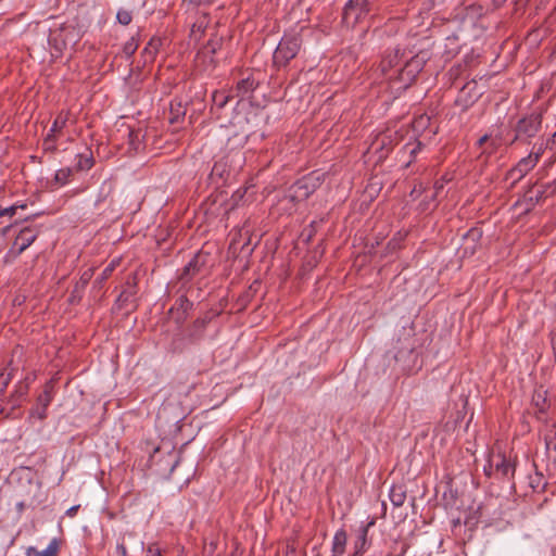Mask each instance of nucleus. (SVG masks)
<instances>
[{
    "label": "nucleus",
    "mask_w": 556,
    "mask_h": 556,
    "mask_svg": "<svg viewBox=\"0 0 556 556\" xmlns=\"http://www.w3.org/2000/svg\"><path fill=\"white\" fill-rule=\"evenodd\" d=\"M320 174L312 173L311 175L299 179L290 187L288 194L283 198L281 204L285 202H291L294 204L306 200L320 186Z\"/></svg>",
    "instance_id": "f257e3e1"
},
{
    "label": "nucleus",
    "mask_w": 556,
    "mask_h": 556,
    "mask_svg": "<svg viewBox=\"0 0 556 556\" xmlns=\"http://www.w3.org/2000/svg\"><path fill=\"white\" fill-rule=\"evenodd\" d=\"M301 49V39L298 35H285L274 52V64L286 66L290 60L295 58Z\"/></svg>",
    "instance_id": "f03ea898"
},
{
    "label": "nucleus",
    "mask_w": 556,
    "mask_h": 556,
    "mask_svg": "<svg viewBox=\"0 0 556 556\" xmlns=\"http://www.w3.org/2000/svg\"><path fill=\"white\" fill-rule=\"evenodd\" d=\"M427 61V53L420 52L412 56L405 62L403 67L399 71V86L395 90L406 89L410 83L415 79L417 74L422 70Z\"/></svg>",
    "instance_id": "7ed1b4c3"
},
{
    "label": "nucleus",
    "mask_w": 556,
    "mask_h": 556,
    "mask_svg": "<svg viewBox=\"0 0 556 556\" xmlns=\"http://www.w3.org/2000/svg\"><path fill=\"white\" fill-rule=\"evenodd\" d=\"M402 58V51L395 48L387 51L380 63L381 73L393 84L394 88L399 86V71L403 67L401 64Z\"/></svg>",
    "instance_id": "20e7f679"
},
{
    "label": "nucleus",
    "mask_w": 556,
    "mask_h": 556,
    "mask_svg": "<svg viewBox=\"0 0 556 556\" xmlns=\"http://www.w3.org/2000/svg\"><path fill=\"white\" fill-rule=\"evenodd\" d=\"M484 472L488 476L508 477L514 472V466L503 454H492L484 466Z\"/></svg>",
    "instance_id": "39448f33"
},
{
    "label": "nucleus",
    "mask_w": 556,
    "mask_h": 556,
    "mask_svg": "<svg viewBox=\"0 0 556 556\" xmlns=\"http://www.w3.org/2000/svg\"><path fill=\"white\" fill-rule=\"evenodd\" d=\"M541 126V118L539 115L532 114L528 117L520 119L516 127V136L514 140L521 139L523 137H533Z\"/></svg>",
    "instance_id": "423d86ee"
},
{
    "label": "nucleus",
    "mask_w": 556,
    "mask_h": 556,
    "mask_svg": "<svg viewBox=\"0 0 556 556\" xmlns=\"http://www.w3.org/2000/svg\"><path fill=\"white\" fill-rule=\"evenodd\" d=\"M53 399V383L50 381L46 383L43 392L38 396L36 406L31 410V417L40 420L47 417V408Z\"/></svg>",
    "instance_id": "0eeeda50"
},
{
    "label": "nucleus",
    "mask_w": 556,
    "mask_h": 556,
    "mask_svg": "<svg viewBox=\"0 0 556 556\" xmlns=\"http://www.w3.org/2000/svg\"><path fill=\"white\" fill-rule=\"evenodd\" d=\"M539 159L540 153H530L518 162V164L509 172V176L515 180L521 179L538 164Z\"/></svg>",
    "instance_id": "6e6552de"
},
{
    "label": "nucleus",
    "mask_w": 556,
    "mask_h": 556,
    "mask_svg": "<svg viewBox=\"0 0 556 556\" xmlns=\"http://www.w3.org/2000/svg\"><path fill=\"white\" fill-rule=\"evenodd\" d=\"M505 143H506V140H505L502 131H497L495 134H490V135H484L478 141L479 147L486 146L483 149V153H489V154L494 153Z\"/></svg>",
    "instance_id": "1a4fd4ad"
},
{
    "label": "nucleus",
    "mask_w": 556,
    "mask_h": 556,
    "mask_svg": "<svg viewBox=\"0 0 556 556\" xmlns=\"http://www.w3.org/2000/svg\"><path fill=\"white\" fill-rule=\"evenodd\" d=\"M71 30V27H62L50 31L48 40L55 51L61 52L66 48L68 43L67 35Z\"/></svg>",
    "instance_id": "9d476101"
},
{
    "label": "nucleus",
    "mask_w": 556,
    "mask_h": 556,
    "mask_svg": "<svg viewBox=\"0 0 556 556\" xmlns=\"http://www.w3.org/2000/svg\"><path fill=\"white\" fill-rule=\"evenodd\" d=\"M36 239V233L29 228H24L20 231L14 241V248L18 253L26 250Z\"/></svg>",
    "instance_id": "9b49d317"
},
{
    "label": "nucleus",
    "mask_w": 556,
    "mask_h": 556,
    "mask_svg": "<svg viewBox=\"0 0 556 556\" xmlns=\"http://www.w3.org/2000/svg\"><path fill=\"white\" fill-rule=\"evenodd\" d=\"M60 549V541L52 539L47 548L39 551L34 546H29L26 549V556H56Z\"/></svg>",
    "instance_id": "f8f14e48"
},
{
    "label": "nucleus",
    "mask_w": 556,
    "mask_h": 556,
    "mask_svg": "<svg viewBox=\"0 0 556 556\" xmlns=\"http://www.w3.org/2000/svg\"><path fill=\"white\" fill-rule=\"evenodd\" d=\"M348 535L344 530H338L332 540V556H341L345 552Z\"/></svg>",
    "instance_id": "ddd939ff"
},
{
    "label": "nucleus",
    "mask_w": 556,
    "mask_h": 556,
    "mask_svg": "<svg viewBox=\"0 0 556 556\" xmlns=\"http://www.w3.org/2000/svg\"><path fill=\"white\" fill-rule=\"evenodd\" d=\"M65 122H66V118L62 115H60L55 118V121H54L52 127L50 128V130L47 135V138L45 140V144H46L47 149H50L52 147L51 143L53 142V140L55 138V134L64 127Z\"/></svg>",
    "instance_id": "4468645a"
},
{
    "label": "nucleus",
    "mask_w": 556,
    "mask_h": 556,
    "mask_svg": "<svg viewBox=\"0 0 556 556\" xmlns=\"http://www.w3.org/2000/svg\"><path fill=\"white\" fill-rule=\"evenodd\" d=\"M372 525H374V521L369 522L367 526L362 527L359 529L357 539L354 543L355 555L364 553L366 543H367L368 528Z\"/></svg>",
    "instance_id": "2eb2a0df"
},
{
    "label": "nucleus",
    "mask_w": 556,
    "mask_h": 556,
    "mask_svg": "<svg viewBox=\"0 0 556 556\" xmlns=\"http://www.w3.org/2000/svg\"><path fill=\"white\" fill-rule=\"evenodd\" d=\"M73 175V169L70 167H64L55 172L54 174V182L58 186H64L67 184Z\"/></svg>",
    "instance_id": "dca6fc26"
},
{
    "label": "nucleus",
    "mask_w": 556,
    "mask_h": 556,
    "mask_svg": "<svg viewBox=\"0 0 556 556\" xmlns=\"http://www.w3.org/2000/svg\"><path fill=\"white\" fill-rule=\"evenodd\" d=\"M76 163L77 170H88L93 166V157L90 153L78 154Z\"/></svg>",
    "instance_id": "f3484780"
},
{
    "label": "nucleus",
    "mask_w": 556,
    "mask_h": 556,
    "mask_svg": "<svg viewBox=\"0 0 556 556\" xmlns=\"http://www.w3.org/2000/svg\"><path fill=\"white\" fill-rule=\"evenodd\" d=\"M365 7V0H350L344 9V16L348 18L354 10H363Z\"/></svg>",
    "instance_id": "a211bd4d"
},
{
    "label": "nucleus",
    "mask_w": 556,
    "mask_h": 556,
    "mask_svg": "<svg viewBox=\"0 0 556 556\" xmlns=\"http://www.w3.org/2000/svg\"><path fill=\"white\" fill-rule=\"evenodd\" d=\"M177 305L178 306L176 308H172L170 312L173 313L174 309H181V315L177 317V320H180L184 318L186 312L191 307V303L186 298H179V300L177 301Z\"/></svg>",
    "instance_id": "6ab92c4d"
},
{
    "label": "nucleus",
    "mask_w": 556,
    "mask_h": 556,
    "mask_svg": "<svg viewBox=\"0 0 556 556\" xmlns=\"http://www.w3.org/2000/svg\"><path fill=\"white\" fill-rule=\"evenodd\" d=\"M116 18L119 24L126 26L131 22L132 15H131L130 11L121 9V10H118V12L116 14Z\"/></svg>",
    "instance_id": "aec40b11"
},
{
    "label": "nucleus",
    "mask_w": 556,
    "mask_h": 556,
    "mask_svg": "<svg viewBox=\"0 0 556 556\" xmlns=\"http://www.w3.org/2000/svg\"><path fill=\"white\" fill-rule=\"evenodd\" d=\"M229 98L224 92H215L213 94V102L217 108H223L227 104Z\"/></svg>",
    "instance_id": "412c9836"
},
{
    "label": "nucleus",
    "mask_w": 556,
    "mask_h": 556,
    "mask_svg": "<svg viewBox=\"0 0 556 556\" xmlns=\"http://www.w3.org/2000/svg\"><path fill=\"white\" fill-rule=\"evenodd\" d=\"M199 256H195L191 260L188 265L185 267L184 275H191L198 270Z\"/></svg>",
    "instance_id": "4be33fe9"
},
{
    "label": "nucleus",
    "mask_w": 556,
    "mask_h": 556,
    "mask_svg": "<svg viewBox=\"0 0 556 556\" xmlns=\"http://www.w3.org/2000/svg\"><path fill=\"white\" fill-rule=\"evenodd\" d=\"M238 89H239V90H242L243 92H248V91H250L251 89H253V81H251L250 79H242V80L238 84Z\"/></svg>",
    "instance_id": "5701e85b"
},
{
    "label": "nucleus",
    "mask_w": 556,
    "mask_h": 556,
    "mask_svg": "<svg viewBox=\"0 0 556 556\" xmlns=\"http://www.w3.org/2000/svg\"><path fill=\"white\" fill-rule=\"evenodd\" d=\"M17 210L16 205H11L9 207H0V217L2 216H9L12 217Z\"/></svg>",
    "instance_id": "b1692460"
},
{
    "label": "nucleus",
    "mask_w": 556,
    "mask_h": 556,
    "mask_svg": "<svg viewBox=\"0 0 556 556\" xmlns=\"http://www.w3.org/2000/svg\"><path fill=\"white\" fill-rule=\"evenodd\" d=\"M147 556H162V551L156 544H151L147 548Z\"/></svg>",
    "instance_id": "393cba45"
},
{
    "label": "nucleus",
    "mask_w": 556,
    "mask_h": 556,
    "mask_svg": "<svg viewBox=\"0 0 556 556\" xmlns=\"http://www.w3.org/2000/svg\"><path fill=\"white\" fill-rule=\"evenodd\" d=\"M391 501L395 506H401L404 502V494L403 493H392L391 494Z\"/></svg>",
    "instance_id": "a878e982"
},
{
    "label": "nucleus",
    "mask_w": 556,
    "mask_h": 556,
    "mask_svg": "<svg viewBox=\"0 0 556 556\" xmlns=\"http://www.w3.org/2000/svg\"><path fill=\"white\" fill-rule=\"evenodd\" d=\"M172 114H175L174 117L170 118V122L174 123L179 116V114H185V111L182 110L181 105L178 104L177 109H174V106H172Z\"/></svg>",
    "instance_id": "bb28decb"
},
{
    "label": "nucleus",
    "mask_w": 556,
    "mask_h": 556,
    "mask_svg": "<svg viewBox=\"0 0 556 556\" xmlns=\"http://www.w3.org/2000/svg\"><path fill=\"white\" fill-rule=\"evenodd\" d=\"M117 264V261H113L104 270H103V278H106L111 275V273L114 270L115 266Z\"/></svg>",
    "instance_id": "cd10ccee"
},
{
    "label": "nucleus",
    "mask_w": 556,
    "mask_h": 556,
    "mask_svg": "<svg viewBox=\"0 0 556 556\" xmlns=\"http://www.w3.org/2000/svg\"><path fill=\"white\" fill-rule=\"evenodd\" d=\"M78 509L79 505L72 506L65 511V515L72 518L77 514Z\"/></svg>",
    "instance_id": "c85d7f7f"
},
{
    "label": "nucleus",
    "mask_w": 556,
    "mask_h": 556,
    "mask_svg": "<svg viewBox=\"0 0 556 556\" xmlns=\"http://www.w3.org/2000/svg\"><path fill=\"white\" fill-rule=\"evenodd\" d=\"M116 552L119 556H127V549L124 544H118L116 546Z\"/></svg>",
    "instance_id": "c756f323"
},
{
    "label": "nucleus",
    "mask_w": 556,
    "mask_h": 556,
    "mask_svg": "<svg viewBox=\"0 0 556 556\" xmlns=\"http://www.w3.org/2000/svg\"><path fill=\"white\" fill-rule=\"evenodd\" d=\"M201 27H202V24H200V25L194 24V25H193V28H192V33H193V34L195 33V28L200 31V30H201Z\"/></svg>",
    "instance_id": "7c9ffc66"
},
{
    "label": "nucleus",
    "mask_w": 556,
    "mask_h": 556,
    "mask_svg": "<svg viewBox=\"0 0 556 556\" xmlns=\"http://www.w3.org/2000/svg\"><path fill=\"white\" fill-rule=\"evenodd\" d=\"M2 384H3V388L8 384V378H3Z\"/></svg>",
    "instance_id": "2f4dec72"
},
{
    "label": "nucleus",
    "mask_w": 556,
    "mask_h": 556,
    "mask_svg": "<svg viewBox=\"0 0 556 556\" xmlns=\"http://www.w3.org/2000/svg\"><path fill=\"white\" fill-rule=\"evenodd\" d=\"M553 349H554V351L556 353V339L553 340Z\"/></svg>",
    "instance_id": "473e14b6"
},
{
    "label": "nucleus",
    "mask_w": 556,
    "mask_h": 556,
    "mask_svg": "<svg viewBox=\"0 0 556 556\" xmlns=\"http://www.w3.org/2000/svg\"><path fill=\"white\" fill-rule=\"evenodd\" d=\"M533 400H534V402H535V404H536V405H539V403H541V400H540V399H535V397H534Z\"/></svg>",
    "instance_id": "72a5a7b5"
},
{
    "label": "nucleus",
    "mask_w": 556,
    "mask_h": 556,
    "mask_svg": "<svg viewBox=\"0 0 556 556\" xmlns=\"http://www.w3.org/2000/svg\"><path fill=\"white\" fill-rule=\"evenodd\" d=\"M534 397H535V399H540V400H541V399H542V395H541V393H538Z\"/></svg>",
    "instance_id": "f704fd0d"
},
{
    "label": "nucleus",
    "mask_w": 556,
    "mask_h": 556,
    "mask_svg": "<svg viewBox=\"0 0 556 556\" xmlns=\"http://www.w3.org/2000/svg\"><path fill=\"white\" fill-rule=\"evenodd\" d=\"M417 148L412 149L410 153L414 154L416 152Z\"/></svg>",
    "instance_id": "c9c22d12"
},
{
    "label": "nucleus",
    "mask_w": 556,
    "mask_h": 556,
    "mask_svg": "<svg viewBox=\"0 0 556 556\" xmlns=\"http://www.w3.org/2000/svg\"><path fill=\"white\" fill-rule=\"evenodd\" d=\"M194 3H199L201 0H191Z\"/></svg>",
    "instance_id": "e433bc0d"
}]
</instances>
